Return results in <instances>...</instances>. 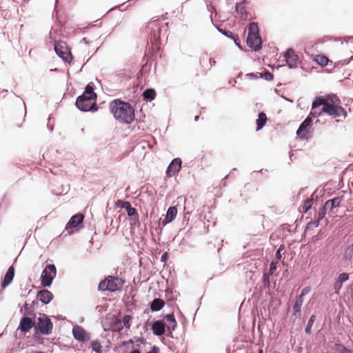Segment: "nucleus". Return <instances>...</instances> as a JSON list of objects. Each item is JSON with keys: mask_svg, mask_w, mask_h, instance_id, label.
<instances>
[{"mask_svg": "<svg viewBox=\"0 0 353 353\" xmlns=\"http://www.w3.org/2000/svg\"><path fill=\"white\" fill-rule=\"evenodd\" d=\"M34 325V321H33L31 318L25 316L21 319L18 329L21 330L23 332H28L31 330Z\"/></svg>", "mask_w": 353, "mask_h": 353, "instance_id": "nucleus-17", "label": "nucleus"}, {"mask_svg": "<svg viewBox=\"0 0 353 353\" xmlns=\"http://www.w3.org/2000/svg\"><path fill=\"white\" fill-rule=\"evenodd\" d=\"M126 211L129 216L134 217V219L137 220L139 219V214L137 210L134 208H132L131 204L127 208Z\"/></svg>", "mask_w": 353, "mask_h": 353, "instance_id": "nucleus-33", "label": "nucleus"}, {"mask_svg": "<svg viewBox=\"0 0 353 353\" xmlns=\"http://www.w3.org/2000/svg\"><path fill=\"white\" fill-rule=\"evenodd\" d=\"M319 222L318 221L315 220L314 221H310L307 224L305 230H312L313 228L319 227Z\"/></svg>", "mask_w": 353, "mask_h": 353, "instance_id": "nucleus-40", "label": "nucleus"}, {"mask_svg": "<svg viewBox=\"0 0 353 353\" xmlns=\"http://www.w3.org/2000/svg\"><path fill=\"white\" fill-rule=\"evenodd\" d=\"M247 44L255 51H258L261 48L262 41L259 34V28L256 23L252 22L249 25Z\"/></svg>", "mask_w": 353, "mask_h": 353, "instance_id": "nucleus-4", "label": "nucleus"}, {"mask_svg": "<svg viewBox=\"0 0 353 353\" xmlns=\"http://www.w3.org/2000/svg\"><path fill=\"white\" fill-rule=\"evenodd\" d=\"M270 273H264L263 275V283L265 288H269L270 286Z\"/></svg>", "mask_w": 353, "mask_h": 353, "instance_id": "nucleus-39", "label": "nucleus"}, {"mask_svg": "<svg viewBox=\"0 0 353 353\" xmlns=\"http://www.w3.org/2000/svg\"><path fill=\"white\" fill-rule=\"evenodd\" d=\"M315 321V316L313 314L310 317V319L307 322V325L305 327V332L307 334H310L311 332V328L314 324V322Z\"/></svg>", "mask_w": 353, "mask_h": 353, "instance_id": "nucleus-36", "label": "nucleus"}, {"mask_svg": "<svg viewBox=\"0 0 353 353\" xmlns=\"http://www.w3.org/2000/svg\"><path fill=\"white\" fill-rule=\"evenodd\" d=\"M279 263V261L276 259L274 261H272L271 264H274V265H276V264Z\"/></svg>", "mask_w": 353, "mask_h": 353, "instance_id": "nucleus-52", "label": "nucleus"}, {"mask_svg": "<svg viewBox=\"0 0 353 353\" xmlns=\"http://www.w3.org/2000/svg\"><path fill=\"white\" fill-rule=\"evenodd\" d=\"M345 353H353V351L347 348Z\"/></svg>", "mask_w": 353, "mask_h": 353, "instance_id": "nucleus-54", "label": "nucleus"}, {"mask_svg": "<svg viewBox=\"0 0 353 353\" xmlns=\"http://www.w3.org/2000/svg\"><path fill=\"white\" fill-rule=\"evenodd\" d=\"M91 347L93 351L96 353H103L102 346L99 340H95L91 342Z\"/></svg>", "mask_w": 353, "mask_h": 353, "instance_id": "nucleus-31", "label": "nucleus"}, {"mask_svg": "<svg viewBox=\"0 0 353 353\" xmlns=\"http://www.w3.org/2000/svg\"><path fill=\"white\" fill-rule=\"evenodd\" d=\"M313 203V199H306L302 205V209L304 212H307L312 207Z\"/></svg>", "mask_w": 353, "mask_h": 353, "instance_id": "nucleus-35", "label": "nucleus"}, {"mask_svg": "<svg viewBox=\"0 0 353 353\" xmlns=\"http://www.w3.org/2000/svg\"><path fill=\"white\" fill-rule=\"evenodd\" d=\"M276 270V265H274V264H270L269 273L270 274H273Z\"/></svg>", "mask_w": 353, "mask_h": 353, "instance_id": "nucleus-47", "label": "nucleus"}, {"mask_svg": "<svg viewBox=\"0 0 353 353\" xmlns=\"http://www.w3.org/2000/svg\"><path fill=\"white\" fill-rule=\"evenodd\" d=\"M132 316L131 315H129V314L124 315V316L121 321L123 327L130 329L132 325Z\"/></svg>", "mask_w": 353, "mask_h": 353, "instance_id": "nucleus-30", "label": "nucleus"}, {"mask_svg": "<svg viewBox=\"0 0 353 353\" xmlns=\"http://www.w3.org/2000/svg\"><path fill=\"white\" fill-rule=\"evenodd\" d=\"M334 350L336 353H345L347 348L342 344L336 343Z\"/></svg>", "mask_w": 353, "mask_h": 353, "instance_id": "nucleus-38", "label": "nucleus"}, {"mask_svg": "<svg viewBox=\"0 0 353 353\" xmlns=\"http://www.w3.org/2000/svg\"><path fill=\"white\" fill-rule=\"evenodd\" d=\"M236 11L239 12V10L242 11L243 9V6L241 4H239L236 6Z\"/></svg>", "mask_w": 353, "mask_h": 353, "instance_id": "nucleus-48", "label": "nucleus"}, {"mask_svg": "<svg viewBox=\"0 0 353 353\" xmlns=\"http://www.w3.org/2000/svg\"><path fill=\"white\" fill-rule=\"evenodd\" d=\"M152 330L154 334L157 336H161L165 332V323L161 321H155L152 326Z\"/></svg>", "mask_w": 353, "mask_h": 353, "instance_id": "nucleus-20", "label": "nucleus"}, {"mask_svg": "<svg viewBox=\"0 0 353 353\" xmlns=\"http://www.w3.org/2000/svg\"><path fill=\"white\" fill-rule=\"evenodd\" d=\"M199 115L195 116V117H194V121H197L199 120Z\"/></svg>", "mask_w": 353, "mask_h": 353, "instance_id": "nucleus-55", "label": "nucleus"}, {"mask_svg": "<svg viewBox=\"0 0 353 353\" xmlns=\"http://www.w3.org/2000/svg\"><path fill=\"white\" fill-rule=\"evenodd\" d=\"M177 212V208L176 207H170L167 211L166 217L163 221V225L172 222L176 218Z\"/></svg>", "mask_w": 353, "mask_h": 353, "instance_id": "nucleus-23", "label": "nucleus"}, {"mask_svg": "<svg viewBox=\"0 0 353 353\" xmlns=\"http://www.w3.org/2000/svg\"><path fill=\"white\" fill-rule=\"evenodd\" d=\"M110 109L115 119L124 123H131L134 119V109L128 103L114 100L110 103Z\"/></svg>", "mask_w": 353, "mask_h": 353, "instance_id": "nucleus-1", "label": "nucleus"}, {"mask_svg": "<svg viewBox=\"0 0 353 353\" xmlns=\"http://www.w3.org/2000/svg\"><path fill=\"white\" fill-rule=\"evenodd\" d=\"M284 245H281L279 248V249L277 250L276 252V259H277V261H279L281 258V252L284 249Z\"/></svg>", "mask_w": 353, "mask_h": 353, "instance_id": "nucleus-42", "label": "nucleus"}, {"mask_svg": "<svg viewBox=\"0 0 353 353\" xmlns=\"http://www.w3.org/2000/svg\"><path fill=\"white\" fill-rule=\"evenodd\" d=\"M326 208H325V206L322 208H321L318 212V214L315 216V219L318 221L319 222L323 219L326 214Z\"/></svg>", "mask_w": 353, "mask_h": 353, "instance_id": "nucleus-37", "label": "nucleus"}, {"mask_svg": "<svg viewBox=\"0 0 353 353\" xmlns=\"http://www.w3.org/2000/svg\"><path fill=\"white\" fill-rule=\"evenodd\" d=\"M56 53L63 59L65 62L70 63L72 61V55L65 43L56 42L54 45Z\"/></svg>", "mask_w": 353, "mask_h": 353, "instance_id": "nucleus-8", "label": "nucleus"}, {"mask_svg": "<svg viewBox=\"0 0 353 353\" xmlns=\"http://www.w3.org/2000/svg\"><path fill=\"white\" fill-rule=\"evenodd\" d=\"M28 304H27V303H25V305H24V309H25V310H27V309H28Z\"/></svg>", "mask_w": 353, "mask_h": 353, "instance_id": "nucleus-56", "label": "nucleus"}, {"mask_svg": "<svg viewBox=\"0 0 353 353\" xmlns=\"http://www.w3.org/2000/svg\"><path fill=\"white\" fill-rule=\"evenodd\" d=\"M221 32L224 34L226 37L232 39L236 34L229 30H219Z\"/></svg>", "mask_w": 353, "mask_h": 353, "instance_id": "nucleus-43", "label": "nucleus"}, {"mask_svg": "<svg viewBox=\"0 0 353 353\" xmlns=\"http://www.w3.org/2000/svg\"><path fill=\"white\" fill-rule=\"evenodd\" d=\"M73 336L79 341L84 342L90 339L89 334L81 327L76 325L72 329Z\"/></svg>", "mask_w": 353, "mask_h": 353, "instance_id": "nucleus-14", "label": "nucleus"}, {"mask_svg": "<svg viewBox=\"0 0 353 353\" xmlns=\"http://www.w3.org/2000/svg\"><path fill=\"white\" fill-rule=\"evenodd\" d=\"M268 121L267 116L264 112H260L256 119V131L261 130L263 126L266 124Z\"/></svg>", "mask_w": 353, "mask_h": 353, "instance_id": "nucleus-25", "label": "nucleus"}, {"mask_svg": "<svg viewBox=\"0 0 353 353\" xmlns=\"http://www.w3.org/2000/svg\"><path fill=\"white\" fill-rule=\"evenodd\" d=\"M109 323L108 330L112 332H121L123 329V326L121 323V320L118 319L116 316H112L109 318H106Z\"/></svg>", "mask_w": 353, "mask_h": 353, "instance_id": "nucleus-13", "label": "nucleus"}, {"mask_svg": "<svg viewBox=\"0 0 353 353\" xmlns=\"http://www.w3.org/2000/svg\"><path fill=\"white\" fill-rule=\"evenodd\" d=\"M285 61L290 68H296L300 63L299 57L292 49L287 50L285 54Z\"/></svg>", "mask_w": 353, "mask_h": 353, "instance_id": "nucleus-11", "label": "nucleus"}, {"mask_svg": "<svg viewBox=\"0 0 353 353\" xmlns=\"http://www.w3.org/2000/svg\"><path fill=\"white\" fill-rule=\"evenodd\" d=\"M343 200V196H337L332 199H329L325 203V208L329 209L330 211L334 208L339 207Z\"/></svg>", "mask_w": 353, "mask_h": 353, "instance_id": "nucleus-24", "label": "nucleus"}, {"mask_svg": "<svg viewBox=\"0 0 353 353\" xmlns=\"http://www.w3.org/2000/svg\"><path fill=\"white\" fill-rule=\"evenodd\" d=\"M133 343H134V342H133L132 339H130V340H128V341H124L123 343L124 345H125V344Z\"/></svg>", "mask_w": 353, "mask_h": 353, "instance_id": "nucleus-51", "label": "nucleus"}, {"mask_svg": "<svg viewBox=\"0 0 353 353\" xmlns=\"http://www.w3.org/2000/svg\"><path fill=\"white\" fill-rule=\"evenodd\" d=\"M210 63L212 66L216 64V61L213 59H210Z\"/></svg>", "mask_w": 353, "mask_h": 353, "instance_id": "nucleus-50", "label": "nucleus"}, {"mask_svg": "<svg viewBox=\"0 0 353 353\" xmlns=\"http://www.w3.org/2000/svg\"><path fill=\"white\" fill-rule=\"evenodd\" d=\"M130 353H141V352L139 350H134Z\"/></svg>", "mask_w": 353, "mask_h": 353, "instance_id": "nucleus-53", "label": "nucleus"}, {"mask_svg": "<svg viewBox=\"0 0 353 353\" xmlns=\"http://www.w3.org/2000/svg\"><path fill=\"white\" fill-rule=\"evenodd\" d=\"M181 168V160L176 158L172 161L168 167L166 174L168 177L173 176L175 174L178 173Z\"/></svg>", "mask_w": 353, "mask_h": 353, "instance_id": "nucleus-12", "label": "nucleus"}, {"mask_svg": "<svg viewBox=\"0 0 353 353\" xmlns=\"http://www.w3.org/2000/svg\"><path fill=\"white\" fill-rule=\"evenodd\" d=\"M156 92L152 88L146 89L143 93V97L144 99L149 101L154 100L156 97Z\"/></svg>", "mask_w": 353, "mask_h": 353, "instance_id": "nucleus-28", "label": "nucleus"}, {"mask_svg": "<svg viewBox=\"0 0 353 353\" xmlns=\"http://www.w3.org/2000/svg\"><path fill=\"white\" fill-rule=\"evenodd\" d=\"M165 305V302L161 299H154L151 304L150 309L152 311H159Z\"/></svg>", "mask_w": 353, "mask_h": 353, "instance_id": "nucleus-26", "label": "nucleus"}, {"mask_svg": "<svg viewBox=\"0 0 353 353\" xmlns=\"http://www.w3.org/2000/svg\"><path fill=\"white\" fill-rule=\"evenodd\" d=\"M37 297L43 303L48 304L53 299V294L48 290H42L38 292Z\"/></svg>", "mask_w": 353, "mask_h": 353, "instance_id": "nucleus-18", "label": "nucleus"}, {"mask_svg": "<svg viewBox=\"0 0 353 353\" xmlns=\"http://www.w3.org/2000/svg\"><path fill=\"white\" fill-rule=\"evenodd\" d=\"M167 253H164L162 256H161V261H165L166 259H167Z\"/></svg>", "mask_w": 353, "mask_h": 353, "instance_id": "nucleus-49", "label": "nucleus"}, {"mask_svg": "<svg viewBox=\"0 0 353 353\" xmlns=\"http://www.w3.org/2000/svg\"><path fill=\"white\" fill-rule=\"evenodd\" d=\"M232 39L234 41L236 45L241 48V42L236 34L232 38Z\"/></svg>", "mask_w": 353, "mask_h": 353, "instance_id": "nucleus-46", "label": "nucleus"}, {"mask_svg": "<svg viewBox=\"0 0 353 353\" xmlns=\"http://www.w3.org/2000/svg\"><path fill=\"white\" fill-rule=\"evenodd\" d=\"M148 28L153 32V37L154 40L160 39L161 28H165L164 26L160 27V23L159 20H154L150 21L148 23Z\"/></svg>", "mask_w": 353, "mask_h": 353, "instance_id": "nucleus-16", "label": "nucleus"}, {"mask_svg": "<svg viewBox=\"0 0 353 353\" xmlns=\"http://www.w3.org/2000/svg\"><path fill=\"white\" fill-rule=\"evenodd\" d=\"M166 323H165L168 331L170 333L175 330L176 327V321L173 314H168L165 316Z\"/></svg>", "mask_w": 353, "mask_h": 353, "instance_id": "nucleus-22", "label": "nucleus"}, {"mask_svg": "<svg viewBox=\"0 0 353 353\" xmlns=\"http://www.w3.org/2000/svg\"><path fill=\"white\" fill-rule=\"evenodd\" d=\"M324 99L323 111V113L333 117L347 116L346 111L341 105V100L336 94H327L323 97Z\"/></svg>", "mask_w": 353, "mask_h": 353, "instance_id": "nucleus-2", "label": "nucleus"}, {"mask_svg": "<svg viewBox=\"0 0 353 353\" xmlns=\"http://www.w3.org/2000/svg\"><path fill=\"white\" fill-rule=\"evenodd\" d=\"M312 124V119L310 117H307L300 125L296 134L302 139H304L307 137L308 130L307 128L310 126Z\"/></svg>", "mask_w": 353, "mask_h": 353, "instance_id": "nucleus-15", "label": "nucleus"}, {"mask_svg": "<svg viewBox=\"0 0 353 353\" xmlns=\"http://www.w3.org/2000/svg\"><path fill=\"white\" fill-rule=\"evenodd\" d=\"M349 279V275L347 273H341L339 275L337 280L334 284V292L337 294H339L342 288L343 283Z\"/></svg>", "mask_w": 353, "mask_h": 353, "instance_id": "nucleus-19", "label": "nucleus"}, {"mask_svg": "<svg viewBox=\"0 0 353 353\" xmlns=\"http://www.w3.org/2000/svg\"><path fill=\"white\" fill-rule=\"evenodd\" d=\"M83 219L84 216L82 214H76L72 216L65 226V229L68 230V233L71 234L74 230H77V228L83 223Z\"/></svg>", "mask_w": 353, "mask_h": 353, "instance_id": "nucleus-9", "label": "nucleus"}, {"mask_svg": "<svg viewBox=\"0 0 353 353\" xmlns=\"http://www.w3.org/2000/svg\"><path fill=\"white\" fill-rule=\"evenodd\" d=\"M124 281L118 276H108L98 286L99 291L116 292L121 290Z\"/></svg>", "mask_w": 353, "mask_h": 353, "instance_id": "nucleus-3", "label": "nucleus"}, {"mask_svg": "<svg viewBox=\"0 0 353 353\" xmlns=\"http://www.w3.org/2000/svg\"><path fill=\"white\" fill-rule=\"evenodd\" d=\"M57 274L56 267L53 264L47 265L41 276V283L43 287L50 286Z\"/></svg>", "mask_w": 353, "mask_h": 353, "instance_id": "nucleus-6", "label": "nucleus"}, {"mask_svg": "<svg viewBox=\"0 0 353 353\" xmlns=\"http://www.w3.org/2000/svg\"><path fill=\"white\" fill-rule=\"evenodd\" d=\"M37 328L40 333L48 335L52 333L53 324L51 320L45 314L38 317Z\"/></svg>", "mask_w": 353, "mask_h": 353, "instance_id": "nucleus-7", "label": "nucleus"}, {"mask_svg": "<svg viewBox=\"0 0 353 353\" xmlns=\"http://www.w3.org/2000/svg\"><path fill=\"white\" fill-rule=\"evenodd\" d=\"M292 317L294 318V320L297 319L301 315V306L298 304H294L292 307Z\"/></svg>", "mask_w": 353, "mask_h": 353, "instance_id": "nucleus-34", "label": "nucleus"}, {"mask_svg": "<svg viewBox=\"0 0 353 353\" xmlns=\"http://www.w3.org/2000/svg\"><path fill=\"white\" fill-rule=\"evenodd\" d=\"M82 96H83V97H85L86 96H90V97L97 98V94L94 92L93 87L90 84H88L86 86L85 90L84 92L83 93Z\"/></svg>", "mask_w": 353, "mask_h": 353, "instance_id": "nucleus-32", "label": "nucleus"}, {"mask_svg": "<svg viewBox=\"0 0 353 353\" xmlns=\"http://www.w3.org/2000/svg\"><path fill=\"white\" fill-rule=\"evenodd\" d=\"M248 75L250 77H254L255 78H258V77L264 78L265 79H266L268 81H271L274 78L273 74L268 71H265L264 72H259L256 74H249Z\"/></svg>", "mask_w": 353, "mask_h": 353, "instance_id": "nucleus-27", "label": "nucleus"}, {"mask_svg": "<svg viewBox=\"0 0 353 353\" xmlns=\"http://www.w3.org/2000/svg\"><path fill=\"white\" fill-rule=\"evenodd\" d=\"M258 353H263V350H262V349H260V350H259V352H258Z\"/></svg>", "mask_w": 353, "mask_h": 353, "instance_id": "nucleus-58", "label": "nucleus"}, {"mask_svg": "<svg viewBox=\"0 0 353 353\" xmlns=\"http://www.w3.org/2000/svg\"><path fill=\"white\" fill-rule=\"evenodd\" d=\"M130 205V203L129 201H123L121 200H118L117 202V205L118 207H120L121 208H125V210Z\"/></svg>", "mask_w": 353, "mask_h": 353, "instance_id": "nucleus-41", "label": "nucleus"}, {"mask_svg": "<svg viewBox=\"0 0 353 353\" xmlns=\"http://www.w3.org/2000/svg\"><path fill=\"white\" fill-rule=\"evenodd\" d=\"M303 303V297H302L301 296H299V295L297 296L296 297L294 303L302 306Z\"/></svg>", "mask_w": 353, "mask_h": 353, "instance_id": "nucleus-45", "label": "nucleus"}, {"mask_svg": "<svg viewBox=\"0 0 353 353\" xmlns=\"http://www.w3.org/2000/svg\"><path fill=\"white\" fill-rule=\"evenodd\" d=\"M138 341H140L141 343H143V339H139Z\"/></svg>", "mask_w": 353, "mask_h": 353, "instance_id": "nucleus-57", "label": "nucleus"}, {"mask_svg": "<svg viewBox=\"0 0 353 353\" xmlns=\"http://www.w3.org/2000/svg\"><path fill=\"white\" fill-rule=\"evenodd\" d=\"M314 60L321 66L326 65L329 61L328 58L323 54L316 55L314 58Z\"/></svg>", "mask_w": 353, "mask_h": 353, "instance_id": "nucleus-29", "label": "nucleus"}, {"mask_svg": "<svg viewBox=\"0 0 353 353\" xmlns=\"http://www.w3.org/2000/svg\"><path fill=\"white\" fill-rule=\"evenodd\" d=\"M310 291H311V288L310 286H307L301 290V292L299 294V296H301L302 297H303L305 295L308 294Z\"/></svg>", "mask_w": 353, "mask_h": 353, "instance_id": "nucleus-44", "label": "nucleus"}, {"mask_svg": "<svg viewBox=\"0 0 353 353\" xmlns=\"http://www.w3.org/2000/svg\"><path fill=\"white\" fill-rule=\"evenodd\" d=\"M97 98L86 96H79L76 101L77 107L82 111H95L97 110L96 104Z\"/></svg>", "mask_w": 353, "mask_h": 353, "instance_id": "nucleus-5", "label": "nucleus"}, {"mask_svg": "<svg viewBox=\"0 0 353 353\" xmlns=\"http://www.w3.org/2000/svg\"><path fill=\"white\" fill-rule=\"evenodd\" d=\"M14 276V268L13 266H10L7 272L6 273V275L4 276V279L1 283V287L3 288H6L13 280V278Z\"/></svg>", "mask_w": 353, "mask_h": 353, "instance_id": "nucleus-21", "label": "nucleus"}, {"mask_svg": "<svg viewBox=\"0 0 353 353\" xmlns=\"http://www.w3.org/2000/svg\"><path fill=\"white\" fill-rule=\"evenodd\" d=\"M323 102L324 99H323V97H316L312 103L310 116L312 117H317L321 116V114L323 113Z\"/></svg>", "mask_w": 353, "mask_h": 353, "instance_id": "nucleus-10", "label": "nucleus"}]
</instances>
